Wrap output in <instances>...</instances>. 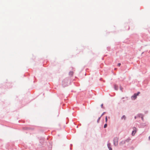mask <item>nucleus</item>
Masks as SVG:
<instances>
[{
  "label": "nucleus",
  "instance_id": "13",
  "mask_svg": "<svg viewBox=\"0 0 150 150\" xmlns=\"http://www.w3.org/2000/svg\"><path fill=\"white\" fill-rule=\"evenodd\" d=\"M105 122H107V121H108V119H107V116H106L105 117Z\"/></svg>",
  "mask_w": 150,
  "mask_h": 150
},
{
  "label": "nucleus",
  "instance_id": "12",
  "mask_svg": "<svg viewBox=\"0 0 150 150\" xmlns=\"http://www.w3.org/2000/svg\"><path fill=\"white\" fill-rule=\"evenodd\" d=\"M107 124H105L104 125V128H105L107 127Z\"/></svg>",
  "mask_w": 150,
  "mask_h": 150
},
{
  "label": "nucleus",
  "instance_id": "20",
  "mask_svg": "<svg viewBox=\"0 0 150 150\" xmlns=\"http://www.w3.org/2000/svg\"><path fill=\"white\" fill-rule=\"evenodd\" d=\"M149 140H150V136H149Z\"/></svg>",
  "mask_w": 150,
  "mask_h": 150
},
{
  "label": "nucleus",
  "instance_id": "21",
  "mask_svg": "<svg viewBox=\"0 0 150 150\" xmlns=\"http://www.w3.org/2000/svg\"><path fill=\"white\" fill-rule=\"evenodd\" d=\"M138 116L140 117V115H138Z\"/></svg>",
  "mask_w": 150,
  "mask_h": 150
},
{
  "label": "nucleus",
  "instance_id": "11",
  "mask_svg": "<svg viewBox=\"0 0 150 150\" xmlns=\"http://www.w3.org/2000/svg\"><path fill=\"white\" fill-rule=\"evenodd\" d=\"M101 117L100 116V117H99L97 121V122L98 123L99 122V120H100Z\"/></svg>",
  "mask_w": 150,
  "mask_h": 150
},
{
  "label": "nucleus",
  "instance_id": "6",
  "mask_svg": "<svg viewBox=\"0 0 150 150\" xmlns=\"http://www.w3.org/2000/svg\"><path fill=\"white\" fill-rule=\"evenodd\" d=\"M121 120H125L126 119V117L125 115H123L121 117Z\"/></svg>",
  "mask_w": 150,
  "mask_h": 150
},
{
  "label": "nucleus",
  "instance_id": "3",
  "mask_svg": "<svg viewBox=\"0 0 150 150\" xmlns=\"http://www.w3.org/2000/svg\"><path fill=\"white\" fill-rule=\"evenodd\" d=\"M118 138L117 137H115L113 139V144L115 146H116L118 145Z\"/></svg>",
  "mask_w": 150,
  "mask_h": 150
},
{
  "label": "nucleus",
  "instance_id": "7",
  "mask_svg": "<svg viewBox=\"0 0 150 150\" xmlns=\"http://www.w3.org/2000/svg\"><path fill=\"white\" fill-rule=\"evenodd\" d=\"M126 143L125 142V141L124 140H123L121 142H120V143H119V144L120 145H123L125 144Z\"/></svg>",
  "mask_w": 150,
  "mask_h": 150
},
{
  "label": "nucleus",
  "instance_id": "5",
  "mask_svg": "<svg viewBox=\"0 0 150 150\" xmlns=\"http://www.w3.org/2000/svg\"><path fill=\"white\" fill-rule=\"evenodd\" d=\"M111 144L110 143H108L107 144V146L109 150H112V148L110 147Z\"/></svg>",
  "mask_w": 150,
  "mask_h": 150
},
{
  "label": "nucleus",
  "instance_id": "9",
  "mask_svg": "<svg viewBox=\"0 0 150 150\" xmlns=\"http://www.w3.org/2000/svg\"><path fill=\"white\" fill-rule=\"evenodd\" d=\"M73 74V72L71 71L69 72V75L71 76H72Z\"/></svg>",
  "mask_w": 150,
  "mask_h": 150
},
{
  "label": "nucleus",
  "instance_id": "17",
  "mask_svg": "<svg viewBox=\"0 0 150 150\" xmlns=\"http://www.w3.org/2000/svg\"><path fill=\"white\" fill-rule=\"evenodd\" d=\"M103 104H102L101 105V107L102 108H103Z\"/></svg>",
  "mask_w": 150,
  "mask_h": 150
},
{
  "label": "nucleus",
  "instance_id": "16",
  "mask_svg": "<svg viewBox=\"0 0 150 150\" xmlns=\"http://www.w3.org/2000/svg\"><path fill=\"white\" fill-rule=\"evenodd\" d=\"M120 65H121V64L120 63H119L118 64L117 66L120 67Z\"/></svg>",
  "mask_w": 150,
  "mask_h": 150
},
{
  "label": "nucleus",
  "instance_id": "15",
  "mask_svg": "<svg viewBox=\"0 0 150 150\" xmlns=\"http://www.w3.org/2000/svg\"><path fill=\"white\" fill-rule=\"evenodd\" d=\"M141 119H142V120L143 121V120H144V118H143V116H142L141 117Z\"/></svg>",
  "mask_w": 150,
  "mask_h": 150
},
{
  "label": "nucleus",
  "instance_id": "4",
  "mask_svg": "<svg viewBox=\"0 0 150 150\" xmlns=\"http://www.w3.org/2000/svg\"><path fill=\"white\" fill-rule=\"evenodd\" d=\"M133 130L132 131V136L134 135L137 131V128L136 127H133Z\"/></svg>",
  "mask_w": 150,
  "mask_h": 150
},
{
  "label": "nucleus",
  "instance_id": "10",
  "mask_svg": "<svg viewBox=\"0 0 150 150\" xmlns=\"http://www.w3.org/2000/svg\"><path fill=\"white\" fill-rule=\"evenodd\" d=\"M114 88L115 90H117L118 89V87L116 85H115L114 86Z\"/></svg>",
  "mask_w": 150,
  "mask_h": 150
},
{
  "label": "nucleus",
  "instance_id": "18",
  "mask_svg": "<svg viewBox=\"0 0 150 150\" xmlns=\"http://www.w3.org/2000/svg\"><path fill=\"white\" fill-rule=\"evenodd\" d=\"M137 116H134V118H135V119H137Z\"/></svg>",
  "mask_w": 150,
  "mask_h": 150
},
{
  "label": "nucleus",
  "instance_id": "2",
  "mask_svg": "<svg viewBox=\"0 0 150 150\" xmlns=\"http://www.w3.org/2000/svg\"><path fill=\"white\" fill-rule=\"evenodd\" d=\"M68 80L67 79H64L62 82V85L63 86L65 87L68 85Z\"/></svg>",
  "mask_w": 150,
  "mask_h": 150
},
{
  "label": "nucleus",
  "instance_id": "1",
  "mask_svg": "<svg viewBox=\"0 0 150 150\" xmlns=\"http://www.w3.org/2000/svg\"><path fill=\"white\" fill-rule=\"evenodd\" d=\"M140 93V92H138L137 93H134V95L131 96V99L132 100H135L137 98V96Z\"/></svg>",
  "mask_w": 150,
  "mask_h": 150
},
{
  "label": "nucleus",
  "instance_id": "19",
  "mask_svg": "<svg viewBox=\"0 0 150 150\" xmlns=\"http://www.w3.org/2000/svg\"><path fill=\"white\" fill-rule=\"evenodd\" d=\"M120 90H122V88H121V87H120Z\"/></svg>",
  "mask_w": 150,
  "mask_h": 150
},
{
  "label": "nucleus",
  "instance_id": "14",
  "mask_svg": "<svg viewBox=\"0 0 150 150\" xmlns=\"http://www.w3.org/2000/svg\"><path fill=\"white\" fill-rule=\"evenodd\" d=\"M105 112H103L102 114V115H101V116H100L101 117L105 113Z\"/></svg>",
  "mask_w": 150,
  "mask_h": 150
},
{
  "label": "nucleus",
  "instance_id": "8",
  "mask_svg": "<svg viewBox=\"0 0 150 150\" xmlns=\"http://www.w3.org/2000/svg\"><path fill=\"white\" fill-rule=\"evenodd\" d=\"M130 140L131 139L128 138V139H127L126 140H124V141H125V143H126V142H129L130 141Z\"/></svg>",
  "mask_w": 150,
  "mask_h": 150
}]
</instances>
